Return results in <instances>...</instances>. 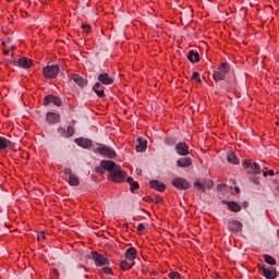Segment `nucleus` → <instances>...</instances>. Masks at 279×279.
I'll use <instances>...</instances> for the list:
<instances>
[{
  "label": "nucleus",
  "mask_w": 279,
  "mask_h": 279,
  "mask_svg": "<svg viewBox=\"0 0 279 279\" xmlns=\"http://www.w3.org/2000/svg\"><path fill=\"white\" fill-rule=\"evenodd\" d=\"M100 167L110 173V179L113 182H123L125 180V172L121 169V166L117 165L112 160H101Z\"/></svg>",
  "instance_id": "nucleus-1"
},
{
  "label": "nucleus",
  "mask_w": 279,
  "mask_h": 279,
  "mask_svg": "<svg viewBox=\"0 0 279 279\" xmlns=\"http://www.w3.org/2000/svg\"><path fill=\"white\" fill-rule=\"evenodd\" d=\"M95 154H99L105 158H117V151L112 149L110 146H106L104 144H98V147L94 149Z\"/></svg>",
  "instance_id": "nucleus-2"
},
{
  "label": "nucleus",
  "mask_w": 279,
  "mask_h": 279,
  "mask_svg": "<svg viewBox=\"0 0 279 279\" xmlns=\"http://www.w3.org/2000/svg\"><path fill=\"white\" fill-rule=\"evenodd\" d=\"M63 180L70 184V186H80V179L73 173L71 168L63 169Z\"/></svg>",
  "instance_id": "nucleus-3"
},
{
  "label": "nucleus",
  "mask_w": 279,
  "mask_h": 279,
  "mask_svg": "<svg viewBox=\"0 0 279 279\" xmlns=\"http://www.w3.org/2000/svg\"><path fill=\"white\" fill-rule=\"evenodd\" d=\"M43 73L46 80H53L58 77V73H60V66L57 64L47 65L44 68Z\"/></svg>",
  "instance_id": "nucleus-4"
},
{
  "label": "nucleus",
  "mask_w": 279,
  "mask_h": 279,
  "mask_svg": "<svg viewBox=\"0 0 279 279\" xmlns=\"http://www.w3.org/2000/svg\"><path fill=\"white\" fill-rule=\"evenodd\" d=\"M172 186H174V189H179V191H186L191 189V184L189 183V181L182 178H175L172 181Z\"/></svg>",
  "instance_id": "nucleus-5"
},
{
  "label": "nucleus",
  "mask_w": 279,
  "mask_h": 279,
  "mask_svg": "<svg viewBox=\"0 0 279 279\" xmlns=\"http://www.w3.org/2000/svg\"><path fill=\"white\" fill-rule=\"evenodd\" d=\"M92 256L97 267H104L106 265H110V260L97 252H92Z\"/></svg>",
  "instance_id": "nucleus-6"
},
{
  "label": "nucleus",
  "mask_w": 279,
  "mask_h": 279,
  "mask_svg": "<svg viewBox=\"0 0 279 279\" xmlns=\"http://www.w3.org/2000/svg\"><path fill=\"white\" fill-rule=\"evenodd\" d=\"M227 228L231 232H234V234H239V232L243 230V223H241V221L238 220H231L228 222Z\"/></svg>",
  "instance_id": "nucleus-7"
},
{
  "label": "nucleus",
  "mask_w": 279,
  "mask_h": 279,
  "mask_svg": "<svg viewBox=\"0 0 279 279\" xmlns=\"http://www.w3.org/2000/svg\"><path fill=\"white\" fill-rule=\"evenodd\" d=\"M71 80L74 81V83L80 87V88H86L88 86V80L82 77L78 74H72Z\"/></svg>",
  "instance_id": "nucleus-8"
},
{
  "label": "nucleus",
  "mask_w": 279,
  "mask_h": 279,
  "mask_svg": "<svg viewBox=\"0 0 279 279\" xmlns=\"http://www.w3.org/2000/svg\"><path fill=\"white\" fill-rule=\"evenodd\" d=\"M49 104H53L54 106H62V100L60 97L48 95L44 98V106H49Z\"/></svg>",
  "instance_id": "nucleus-9"
},
{
  "label": "nucleus",
  "mask_w": 279,
  "mask_h": 279,
  "mask_svg": "<svg viewBox=\"0 0 279 279\" xmlns=\"http://www.w3.org/2000/svg\"><path fill=\"white\" fill-rule=\"evenodd\" d=\"M175 151L179 156H189V144L180 142L175 145Z\"/></svg>",
  "instance_id": "nucleus-10"
},
{
  "label": "nucleus",
  "mask_w": 279,
  "mask_h": 279,
  "mask_svg": "<svg viewBox=\"0 0 279 279\" xmlns=\"http://www.w3.org/2000/svg\"><path fill=\"white\" fill-rule=\"evenodd\" d=\"M78 147H83V149H90L93 147V141L84 137H78L74 141Z\"/></svg>",
  "instance_id": "nucleus-11"
},
{
  "label": "nucleus",
  "mask_w": 279,
  "mask_h": 279,
  "mask_svg": "<svg viewBox=\"0 0 279 279\" xmlns=\"http://www.w3.org/2000/svg\"><path fill=\"white\" fill-rule=\"evenodd\" d=\"M99 84H104L105 86H110V84H114V80L110 77L108 73H101L98 75Z\"/></svg>",
  "instance_id": "nucleus-12"
},
{
  "label": "nucleus",
  "mask_w": 279,
  "mask_h": 279,
  "mask_svg": "<svg viewBox=\"0 0 279 279\" xmlns=\"http://www.w3.org/2000/svg\"><path fill=\"white\" fill-rule=\"evenodd\" d=\"M13 64L15 66H21L22 69H29V66H32V60H29L26 57H23V58L19 59L17 61H13Z\"/></svg>",
  "instance_id": "nucleus-13"
},
{
  "label": "nucleus",
  "mask_w": 279,
  "mask_h": 279,
  "mask_svg": "<svg viewBox=\"0 0 279 279\" xmlns=\"http://www.w3.org/2000/svg\"><path fill=\"white\" fill-rule=\"evenodd\" d=\"M15 145L12 141L0 136V149H14Z\"/></svg>",
  "instance_id": "nucleus-14"
},
{
  "label": "nucleus",
  "mask_w": 279,
  "mask_h": 279,
  "mask_svg": "<svg viewBox=\"0 0 279 279\" xmlns=\"http://www.w3.org/2000/svg\"><path fill=\"white\" fill-rule=\"evenodd\" d=\"M222 204L228 206V208H229V210H231V213H241V205H239V203H236V202L222 201Z\"/></svg>",
  "instance_id": "nucleus-15"
},
{
  "label": "nucleus",
  "mask_w": 279,
  "mask_h": 279,
  "mask_svg": "<svg viewBox=\"0 0 279 279\" xmlns=\"http://www.w3.org/2000/svg\"><path fill=\"white\" fill-rule=\"evenodd\" d=\"M46 121L50 125H53V123H60V114H58L56 112H48L46 114Z\"/></svg>",
  "instance_id": "nucleus-16"
},
{
  "label": "nucleus",
  "mask_w": 279,
  "mask_h": 279,
  "mask_svg": "<svg viewBox=\"0 0 279 279\" xmlns=\"http://www.w3.org/2000/svg\"><path fill=\"white\" fill-rule=\"evenodd\" d=\"M195 189H197L201 193H206V187L210 189L213 186V181H207L205 183H202L199 181H196L194 183Z\"/></svg>",
  "instance_id": "nucleus-17"
},
{
  "label": "nucleus",
  "mask_w": 279,
  "mask_h": 279,
  "mask_svg": "<svg viewBox=\"0 0 279 279\" xmlns=\"http://www.w3.org/2000/svg\"><path fill=\"white\" fill-rule=\"evenodd\" d=\"M149 186H150V189H154L155 191H158L159 193H162L167 189V185H165L163 183H160V181H158V180L150 181Z\"/></svg>",
  "instance_id": "nucleus-18"
},
{
  "label": "nucleus",
  "mask_w": 279,
  "mask_h": 279,
  "mask_svg": "<svg viewBox=\"0 0 279 279\" xmlns=\"http://www.w3.org/2000/svg\"><path fill=\"white\" fill-rule=\"evenodd\" d=\"M125 258L126 260H136V256H138V251H136V247L132 246L126 250L125 252Z\"/></svg>",
  "instance_id": "nucleus-19"
},
{
  "label": "nucleus",
  "mask_w": 279,
  "mask_h": 279,
  "mask_svg": "<svg viewBox=\"0 0 279 279\" xmlns=\"http://www.w3.org/2000/svg\"><path fill=\"white\" fill-rule=\"evenodd\" d=\"M191 165H193V160H191L190 157H183L177 160V167H180L182 169L191 167Z\"/></svg>",
  "instance_id": "nucleus-20"
},
{
  "label": "nucleus",
  "mask_w": 279,
  "mask_h": 279,
  "mask_svg": "<svg viewBox=\"0 0 279 279\" xmlns=\"http://www.w3.org/2000/svg\"><path fill=\"white\" fill-rule=\"evenodd\" d=\"M104 88L106 87L101 86V83L97 82L95 83L92 89L97 95V97L102 98V97H106V93L104 92Z\"/></svg>",
  "instance_id": "nucleus-21"
},
{
  "label": "nucleus",
  "mask_w": 279,
  "mask_h": 279,
  "mask_svg": "<svg viewBox=\"0 0 279 279\" xmlns=\"http://www.w3.org/2000/svg\"><path fill=\"white\" fill-rule=\"evenodd\" d=\"M138 144L136 145V151L143 153L147 149V141L143 137L137 138Z\"/></svg>",
  "instance_id": "nucleus-22"
},
{
  "label": "nucleus",
  "mask_w": 279,
  "mask_h": 279,
  "mask_svg": "<svg viewBox=\"0 0 279 279\" xmlns=\"http://www.w3.org/2000/svg\"><path fill=\"white\" fill-rule=\"evenodd\" d=\"M187 60H190V62H192V64H195V62H199V53L195 50H191L187 53Z\"/></svg>",
  "instance_id": "nucleus-23"
},
{
  "label": "nucleus",
  "mask_w": 279,
  "mask_h": 279,
  "mask_svg": "<svg viewBox=\"0 0 279 279\" xmlns=\"http://www.w3.org/2000/svg\"><path fill=\"white\" fill-rule=\"evenodd\" d=\"M263 276L266 278V279H275V278H278V275H277V271L276 269H264V274Z\"/></svg>",
  "instance_id": "nucleus-24"
},
{
  "label": "nucleus",
  "mask_w": 279,
  "mask_h": 279,
  "mask_svg": "<svg viewBox=\"0 0 279 279\" xmlns=\"http://www.w3.org/2000/svg\"><path fill=\"white\" fill-rule=\"evenodd\" d=\"M218 71L225 76L228 75V73H230V64L226 62L221 63L220 65H218Z\"/></svg>",
  "instance_id": "nucleus-25"
},
{
  "label": "nucleus",
  "mask_w": 279,
  "mask_h": 279,
  "mask_svg": "<svg viewBox=\"0 0 279 279\" xmlns=\"http://www.w3.org/2000/svg\"><path fill=\"white\" fill-rule=\"evenodd\" d=\"M213 80L215 82H221V80H226V76L218 70L214 72Z\"/></svg>",
  "instance_id": "nucleus-26"
},
{
  "label": "nucleus",
  "mask_w": 279,
  "mask_h": 279,
  "mask_svg": "<svg viewBox=\"0 0 279 279\" xmlns=\"http://www.w3.org/2000/svg\"><path fill=\"white\" fill-rule=\"evenodd\" d=\"M227 160L228 162H231V165H239V158H236V155H234V153H230L227 156Z\"/></svg>",
  "instance_id": "nucleus-27"
},
{
  "label": "nucleus",
  "mask_w": 279,
  "mask_h": 279,
  "mask_svg": "<svg viewBox=\"0 0 279 279\" xmlns=\"http://www.w3.org/2000/svg\"><path fill=\"white\" fill-rule=\"evenodd\" d=\"M134 264H130L128 260H122L120 264V267L122 269V271H130V269H132V266Z\"/></svg>",
  "instance_id": "nucleus-28"
},
{
  "label": "nucleus",
  "mask_w": 279,
  "mask_h": 279,
  "mask_svg": "<svg viewBox=\"0 0 279 279\" xmlns=\"http://www.w3.org/2000/svg\"><path fill=\"white\" fill-rule=\"evenodd\" d=\"M251 169L253 173H255L256 175H260V165H258L257 162H253L251 165Z\"/></svg>",
  "instance_id": "nucleus-29"
},
{
  "label": "nucleus",
  "mask_w": 279,
  "mask_h": 279,
  "mask_svg": "<svg viewBox=\"0 0 279 279\" xmlns=\"http://www.w3.org/2000/svg\"><path fill=\"white\" fill-rule=\"evenodd\" d=\"M264 260L268 265H276V258H274L271 255H264Z\"/></svg>",
  "instance_id": "nucleus-30"
},
{
  "label": "nucleus",
  "mask_w": 279,
  "mask_h": 279,
  "mask_svg": "<svg viewBox=\"0 0 279 279\" xmlns=\"http://www.w3.org/2000/svg\"><path fill=\"white\" fill-rule=\"evenodd\" d=\"M65 138H69L75 134V129L73 126H68V130H65Z\"/></svg>",
  "instance_id": "nucleus-31"
},
{
  "label": "nucleus",
  "mask_w": 279,
  "mask_h": 279,
  "mask_svg": "<svg viewBox=\"0 0 279 279\" xmlns=\"http://www.w3.org/2000/svg\"><path fill=\"white\" fill-rule=\"evenodd\" d=\"M163 143L165 145H169L170 147L175 145V141L172 137H165Z\"/></svg>",
  "instance_id": "nucleus-32"
},
{
  "label": "nucleus",
  "mask_w": 279,
  "mask_h": 279,
  "mask_svg": "<svg viewBox=\"0 0 279 279\" xmlns=\"http://www.w3.org/2000/svg\"><path fill=\"white\" fill-rule=\"evenodd\" d=\"M168 278H170V279H182V275H180V272L172 271L168 275Z\"/></svg>",
  "instance_id": "nucleus-33"
},
{
  "label": "nucleus",
  "mask_w": 279,
  "mask_h": 279,
  "mask_svg": "<svg viewBox=\"0 0 279 279\" xmlns=\"http://www.w3.org/2000/svg\"><path fill=\"white\" fill-rule=\"evenodd\" d=\"M131 189V193H134V191L140 189L138 182L134 181L133 183L130 184Z\"/></svg>",
  "instance_id": "nucleus-34"
},
{
  "label": "nucleus",
  "mask_w": 279,
  "mask_h": 279,
  "mask_svg": "<svg viewBox=\"0 0 279 279\" xmlns=\"http://www.w3.org/2000/svg\"><path fill=\"white\" fill-rule=\"evenodd\" d=\"M102 274H106V276H112V269L110 267H104Z\"/></svg>",
  "instance_id": "nucleus-35"
},
{
  "label": "nucleus",
  "mask_w": 279,
  "mask_h": 279,
  "mask_svg": "<svg viewBox=\"0 0 279 279\" xmlns=\"http://www.w3.org/2000/svg\"><path fill=\"white\" fill-rule=\"evenodd\" d=\"M82 29L85 32V34H89L90 33V25L83 24L82 25Z\"/></svg>",
  "instance_id": "nucleus-36"
},
{
  "label": "nucleus",
  "mask_w": 279,
  "mask_h": 279,
  "mask_svg": "<svg viewBox=\"0 0 279 279\" xmlns=\"http://www.w3.org/2000/svg\"><path fill=\"white\" fill-rule=\"evenodd\" d=\"M58 132L59 134H61V136H65L66 137V129L59 126L58 128Z\"/></svg>",
  "instance_id": "nucleus-37"
},
{
  "label": "nucleus",
  "mask_w": 279,
  "mask_h": 279,
  "mask_svg": "<svg viewBox=\"0 0 279 279\" xmlns=\"http://www.w3.org/2000/svg\"><path fill=\"white\" fill-rule=\"evenodd\" d=\"M250 167L252 168V161H250V160H244V161H243V168H244V169H250Z\"/></svg>",
  "instance_id": "nucleus-38"
},
{
  "label": "nucleus",
  "mask_w": 279,
  "mask_h": 279,
  "mask_svg": "<svg viewBox=\"0 0 279 279\" xmlns=\"http://www.w3.org/2000/svg\"><path fill=\"white\" fill-rule=\"evenodd\" d=\"M264 178H267L268 175H275L274 170L263 171Z\"/></svg>",
  "instance_id": "nucleus-39"
},
{
  "label": "nucleus",
  "mask_w": 279,
  "mask_h": 279,
  "mask_svg": "<svg viewBox=\"0 0 279 279\" xmlns=\"http://www.w3.org/2000/svg\"><path fill=\"white\" fill-rule=\"evenodd\" d=\"M143 230H145V225H144V223H140V225L137 226V231H138V232H143Z\"/></svg>",
  "instance_id": "nucleus-40"
},
{
  "label": "nucleus",
  "mask_w": 279,
  "mask_h": 279,
  "mask_svg": "<svg viewBox=\"0 0 279 279\" xmlns=\"http://www.w3.org/2000/svg\"><path fill=\"white\" fill-rule=\"evenodd\" d=\"M192 80H199V74L197 72H194L192 75Z\"/></svg>",
  "instance_id": "nucleus-41"
},
{
  "label": "nucleus",
  "mask_w": 279,
  "mask_h": 279,
  "mask_svg": "<svg viewBox=\"0 0 279 279\" xmlns=\"http://www.w3.org/2000/svg\"><path fill=\"white\" fill-rule=\"evenodd\" d=\"M126 182H128L129 184H132V183H134V179H132V177H129V178L126 179Z\"/></svg>",
  "instance_id": "nucleus-42"
},
{
  "label": "nucleus",
  "mask_w": 279,
  "mask_h": 279,
  "mask_svg": "<svg viewBox=\"0 0 279 279\" xmlns=\"http://www.w3.org/2000/svg\"><path fill=\"white\" fill-rule=\"evenodd\" d=\"M223 189H226V184H219L218 185V191H223Z\"/></svg>",
  "instance_id": "nucleus-43"
},
{
  "label": "nucleus",
  "mask_w": 279,
  "mask_h": 279,
  "mask_svg": "<svg viewBox=\"0 0 279 279\" xmlns=\"http://www.w3.org/2000/svg\"><path fill=\"white\" fill-rule=\"evenodd\" d=\"M258 269H259V271H262V274L264 275V274H265V269H267V268H265V266H258Z\"/></svg>",
  "instance_id": "nucleus-44"
},
{
  "label": "nucleus",
  "mask_w": 279,
  "mask_h": 279,
  "mask_svg": "<svg viewBox=\"0 0 279 279\" xmlns=\"http://www.w3.org/2000/svg\"><path fill=\"white\" fill-rule=\"evenodd\" d=\"M253 182H254V184H260V182L256 178L253 179Z\"/></svg>",
  "instance_id": "nucleus-45"
},
{
  "label": "nucleus",
  "mask_w": 279,
  "mask_h": 279,
  "mask_svg": "<svg viewBox=\"0 0 279 279\" xmlns=\"http://www.w3.org/2000/svg\"><path fill=\"white\" fill-rule=\"evenodd\" d=\"M235 193H241V190L239 187L234 189Z\"/></svg>",
  "instance_id": "nucleus-46"
},
{
  "label": "nucleus",
  "mask_w": 279,
  "mask_h": 279,
  "mask_svg": "<svg viewBox=\"0 0 279 279\" xmlns=\"http://www.w3.org/2000/svg\"><path fill=\"white\" fill-rule=\"evenodd\" d=\"M40 236H41V239H45V233H40L38 239H40Z\"/></svg>",
  "instance_id": "nucleus-47"
},
{
  "label": "nucleus",
  "mask_w": 279,
  "mask_h": 279,
  "mask_svg": "<svg viewBox=\"0 0 279 279\" xmlns=\"http://www.w3.org/2000/svg\"><path fill=\"white\" fill-rule=\"evenodd\" d=\"M196 82H198V84H202V78L198 76V78L196 80Z\"/></svg>",
  "instance_id": "nucleus-48"
},
{
  "label": "nucleus",
  "mask_w": 279,
  "mask_h": 279,
  "mask_svg": "<svg viewBox=\"0 0 279 279\" xmlns=\"http://www.w3.org/2000/svg\"><path fill=\"white\" fill-rule=\"evenodd\" d=\"M276 192H277V193H278V195H279V186H277V187H276Z\"/></svg>",
  "instance_id": "nucleus-49"
},
{
  "label": "nucleus",
  "mask_w": 279,
  "mask_h": 279,
  "mask_svg": "<svg viewBox=\"0 0 279 279\" xmlns=\"http://www.w3.org/2000/svg\"><path fill=\"white\" fill-rule=\"evenodd\" d=\"M8 53H10V51H9V50L4 51V54H5V56H8Z\"/></svg>",
  "instance_id": "nucleus-50"
},
{
  "label": "nucleus",
  "mask_w": 279,
  "mask_h": 279,
  "mask_svg": "<svg viewBox=\"0 0 279 279\" xmlns=\"http://www.w3.org/2000/svg\"><path fill=\"white\" fill-rule=\"evenodd\" d=\"M52 271H53V274H58V269H53Z\"/></svg>",
  "instance_id": "nucleus-51"
},
{
  "label": "nucleus",
  "mask_w": 279,
  "mask_h": 279,
  "mask_svg": "<svg viewBox=\"0 0 279 279\" xmlns=\"http://www.w3.org/2000/svg\"><path fill=\"white\" fill-rule=\"evenodd\" d=\"M11 49H12V50H14V49H15V47H14V46H12V47H11Z\"/></svg>",
  "instance_id": "nucleus-52"
}]
</instances>
